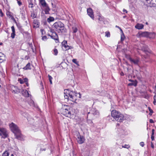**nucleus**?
<instances>
[{"instance_id": "f257e3e1", "label": "nucleus", "mask_w": 156, "mask_h": 156, "mask_svg": "<svg viewBox=\"0 0 156 156\" xmlns=\"http://www.w3.org/2000/svg\"><path fill=\"white\" fill-rule=\"evenodd\" d=\"M64 91V96L65 99L75 102L77 98H81V95L80 93H77L75 92L69 91V89L65 90Z\"/></svg>"}, {"instance_id": "f03ea898", "label": "nucleus", "mask_w": 156, "mask_h": 156, "mask_svg": "<svg viewBox=\"0 0 156 156\" xmlns=\"http://www.w3.org/2000/svg\"><path fill=\"white\" fill-rule=\"evenodd\" d=\"M53 30L58 33L62 34L66 32V29L64 24L59 21L55 22L53 25Z\"/></svg>"}, {"instance_id": "7ed1b4c3", "label": "nucleus", "mask_w": 156, "mask_h": 156, "mask_svg": "<svg viewBox=\"0 0 156 156\" xmlns=\"http://www.w3.org/2000/svg\"><path fill=\"white\" fill-rule=\"evenodd\" d=\"M111 115L112 117L118 122H121L124 120L123 115L116 110H113L112 111Z\"/></svg>"}, {"instance_id": "20e7f679", "label": "nucleus", "mask_w": 156, "mask_h": 156, "mask_svg": "<svg viewBox=\"0 0 156 156\" xmlns=\"http://www.w3.org/2000/svg\"><path fill=\"white\" fill-rule=\"evenodd\" d=\"M9 126L12 131L14 133L20 131L17 125L13 122H12L10 124Z\"/></svg>"}, {"instance_id": "39448f33", "label": "nucleus", "mask_w": 156, "mask_h": 156, "mask_svg": "<svg viewBox=\"0 0 156 156\" xmlns=\"http://www.w3.org/2000/svg\"><path fill=\"white\" fill-rule=\"evenodd\" d=\"M0 136H2V138L4 139L8 137V132L5 128H1L0 130Z\"/></svg>"}, {"instance_id": "423d86ee", "label": "nucleus", "mask_w": 156, "mask_h": 156, "mask_svg": "<svg viewBox=\"0 0 156 156\" xmlns=\"http://www.w3.org/2000/svg\"><path fill=\"white\" fill-rule=\"evenodd\" d=\"M62 114L67 117L70 118L72 117L70 109L66 108L63 109L62 112Z\"/></svg>"}, {"instance_id": "0eeeda50", "label": "nucleus", "mask_w": 156, "mask_h": 156, "mask_svg": "<svg viewBox=\"0 0 156 156\" xmlns=\"http://www.w3.org/2000/svg\"><path fill=\"white\" fill-rule=\"evenodd\" d=\"M99 113L98 111L94 108H92L90 112H87V117L91 115L94 116H98L99 115Z\"/></svg>"}, {"instance_id": "6e6552de", "label": "nucleus", "mask_w": 156, "mask_h": 156, "mask_svg": "<svg viewBox=\"0 0 156 156\" xmlns=\"http://www.w3.org/2000/svg\"><path fill=\"white\" fill-rule=\"evenodd\" d=\"M51 30V32L52 33V34L50 35L51 37L54 39L56 43H58L59 42L58 36L57 34L55 32H53Z\"/></svg>"}, {"instance_id": "1a4fd4ad", "label": "nucleus", "mask_w": 156, "mask_h": 156, "mask_svg": "<svg viewBox=\"0 0 156 156\" xmlns=\"http://www.w3.org/2000/svg\"><path fill=\"white\" fill-rule=\"evenodd\" d=\"M10 89L12 91V93L17 94L20 92V90L17 87L13 85H10Z\"/></svg>"}, {"instance_id": "9d476101", "label": "nucleus", "mask_w": 156, "mask_h": 156, "mask_svg": "<svg viewBox=\"0 0 156 156\" xmlns=\"http://www.w3.org/2000/svg\"><path fill=\"white\" fill-rule=\"evenodd\" d=\"M148 5L151 7L156 6V0H145Z\"/></svg>"}, {"instance_id": "9b49d317", "label": "nucleus", "mask_w": 156, "mask_h": 156, "mask_svg": "<svg viewBox=\"0 0 156 156\" xmlns=\"http://www.w3.org/2000/svg\"><path fill=\"white\" fill-rule=\"evenodd\" d=\"M77 141L79 144H83L84 140V138L83 136H81L80 134L78 133L77 135Z\"/></svg>"}, {"instance_id": "f8f14e48", "label": "nucleus", "mask_w": 156, "mask_h": 156, "mask_svg": "<svg viewBox=\"0 0 156 156\" xmlns=\"http://www.w3.org/2000/svg\"><path fill=\"white\" fill-rule=\"evenodd\" d=\"M18 132H17L16 133H14L16 138L19 140H22L23 139V138L22 137V134L21 133V131L20 130Z\"/></svg>"}, {"instance_id": "ddd939ff", "label": "nucleus", "mask_w": 156, "mask_h": 156, "mask_svg": "<svg viewBox=\"0 0 156 156\" xmlns=\"http://www.w3.org/2000/svg\"><path fill=\"white\" fill-rule=\"evenodd\" d=\"M87 13L88 16H89L92 19H94V15L92 9L90 8L87 9Z\"/></svg>"}, {"instance_id": "4468645a", "label": "nucleus", "mask_w": 156, "mask_h": 156, "mask_svg": "<svg viewBox=\"0 0 156 156\" xmlns=\"http://www.w3.org/2000/svg\"><path fill=\"white\" fill-rule=\"evenodd\" d=\"M41 9H43V11L45 12V14H50L49 11L50 10V9L48 5L44 7H42Z\"/></svg>"}, {"instance_id": "2eb2a0df", "label": "nucleus", "mask_w": 156, "mask_h": 156, "mask_svg": "<svg viewBox=\"0 0 156 156\" xmlns=\"http://www.w3.org/2000/svg\"><path fill=\"white\" fill-rule=\"evenodd\" d=\"M130 61L135 65H138L139 62V60L138 58L133 59L131 58H129Z\"/></svg>"}, {"instance_id": "dca6fc26", "label": "nucleus", "mask_w": 156, "mask_h": 156, "mask_svg": "<svg viewBox=\"0 0 156 156\" xmlns=\"http://www.w3.org/2000/svg\"><path fill=\"white\" fill-rule=\"evenodd\" d=\"M22 94L26 97H28L29 96V94L28 91L24 89H23L21 91Z\"/></svg>"}, {"instance_id": "f3484780", "label": "nucleus", "mask_w": 156, "mask_h": 156, "mask_svg": "<svg viewBox=\"0 0 156 156\" xmlns=\"http://www.w3.org/2000/svg\"><path fill=\"white\" fill-rule=\"evenodd\" d=\"M39 4H41V8L47 5L48 4L46 2L45 0H39Z\"/></svg>"}, {"instance_id": "a211bd4d", "label": "nucleus", "mask_w": 156, "mask_h": 156, "mask_svg": "<svg viewBox=\"0 0 156 156\" xmlns=\"http://www.w3.org/2000/svg\"><path fill=\"white\" fill-rule=\"evenodd\" d=\"M139 33V35L140 37H144L148 38V32L145 31L141 32Z\"/></svg>"}, {"instance_id": "6ab92c4d", "label": "nucleus", "mask_w": 156, "mask_h": 156, "mask_svg": "<svg viewBox=\"0 0 156 156\" xmlns=\"http://www.w3.org/2000/svg\"><path fill=\"white\" fill-rule=\"evenodd\" d=\"M67 42L66 41H64L62 43L63 46L65 48L66 50H69L71 48V46H69L67 45Z\"/></svg>"}, {"instance_id": "aec40b11", "label": "nucleus", "mask_w": 156, "mask_h": 156, "mask_svg": "<svg viewBox=\"0 0 156 156\" xmlns=\"http://www.w3.org/2000/svg\"><path fill=\"white\" fill-rule=\"evenodd\" d=\"M11 28L12 32L11 34V37L13 39L14 38L15 36L16 35L15 27L14 26H12L11 27Z\"/></svg>"}, {"instance_id": "412c9836", "label": "nucleus", "mask_w": 156, "mask_h": 156, "mask_svg": "<svg viewBox=\"0 0 156 156\" xmlns=\"http://www.w3.org/2000/svg\"><path fill=\"white\" fill-rule=\"evenodd\" d=\"M144 26L143 24L138 23L135 25V27L138 30H140L143 28Z\"/></svg>"}, {"instance_id": "4be33fe9", "label": "nucleus", "mask_w": 156, "mask_h": 156, "mask_svg": "<svg viewBox=\"0 0 156 156\" xmlns=\"http://www.w3.org/2000/svg\"><path fill=\"white\" fill-rule=\"evenodd\" d=\"M155 34L154 32H149L148 38H154L155 37Z\"/></svg>"}, {"instance_id": "5701e85b", "label": "nucleus", "mask_w": 156, "mask_h": 156, "mask_svg": "<svg viewBox=\"0 0 156 156\" xmlns=\"http://www.w3.org/2000/svg\"><path fill=\"white\" fill-rule=\"evenodd\" d=\"M23 69L25 70L30 69H31V67L30 63V62L28 63L26 66L23 68Z\"/></svg>"}, {"instance_id": "b1692460", "label": "nucleus", "mask_w": 156, "mask_h": 156, "mask_svg": "<svg viewBox=\"0 0 156 156\" xmlns=\"http://www.w3.org/2000/svg\"><path fill=\"white\" fill-rule=\"evenodd\" d=\"M33 23L34 24L36 25V26L34 25V27H39V23L38 22L37 20H34L33 21Z\"/></svg>"}, {"instance_id": "393cba45", "label": "nucleus", "mask_w": 156, "mask_h": 156, "mask_svg": "<svg viewBox=\"0 0 156 156\" xmlns=\"http://www.w3.org/2000/svg\"><path fill=\"white\" fill-rule=\"evenodd\" d=\"M137 84V82L136 80H135V81L131 83H129L128 84V86H136Z\"/></svg>"}, {"instance_id": "a878e982", "label": "nucleus", "mask_w": 156, "mask_h": 156, "mask_svg": "<svg viewBox=\"0 0 156 156\" xmlns=\"http://www.w3.org/2000/svg\"><path fill=\"white\" fill-rule=\"evenodd\" d=\"M54 18L53 17L49 16L47 19V21L48 23H50L51 22L54 21Z\"/></svg>"}, {"instance_id": "bb28decb", "label": "nucleus", "mask_w": 156, "mask_h": 156, "mask_svg": "<svg viewBox=\"0 0 156 156\" xmlns=\"http://www.w3.org/2000/svg\"><path fill=\"white\" fill-rule=\"evenodd\" d=\"M72 30L73 33H76L78 31V29L76 27H73Z\"/></svg>"}, {"instance_id": "cd10ccee", "label": "nucleus", "mask_w": 156, "mask_h": 156, "mask_svg": "<svg viewBox=\"0 0 156 156\" xmlns=\"http://www.w3.org/2000/svg\"><path fill=\"white\" fill-rule=\"evenodd\" d=\"M28 7L31 8H32L34 7V4L31 1L29 2Z\"/></svg>"}, {"instance_id": "c85d7f7f", "label": "nucleus", "mask_w": 156, "mask_h": 156, "mask_svg": "<svg viewBox=\"0 0 156 156\" xmlns=\"http://www.w3.org/2000/svg\"><path fill=\"white\" fill-rule=\"evenodd\" d=\"M98 20L99 21V23H101L103 21V18L102 17L99 16V18H98Z\"/></svg>"}, {"instance_id": "c756f323", "label": "nucleus", "mask_w": 156, "mask_h": 156, "mask_svg": "<svg viewBox=\"0 0 156 156\" xmlns=\"http://www.w3.org/2000/svg\"><path fill=\"white\" fill-rule=\"evenodd\" d=\"M9 153L7 151H5L2 154V156H9Z\"/></svg>"}, {"instance_id": "7c9ffc66", "label": "nucleus", "mask_w": 156, "mask_h": 156, "mask_svg": "<svg viewBox=\"0 0 156 156\" xmlns=\"http://www.w3.org/2000/svg\"><path fill=\"white\" fill-rule=\"evenodd\" d=\"M48 77L49 80L50 81V83L51 84H52V78L49 75H48Z\"/></svg>"}, {"instance_id": "2f4dec72", "label": "nucleus", "mask_w": 156, "mask_h": 156, "mask_svg": "<svg viewBox=\"0 0 156 156\" xmlns=\"http://www.w3.org/2000/svg\"><path fill=\"white\" fill-rule=\"evenodd\" d=\"M105 36L107 37H110V33L109 31H106L105 32Z\"/></svg>"}, {"instance_id": "473e14b6", "label": "nucleus", "mask_w": 156, "mask_h": 156, "mask_svg": "<svg viewBox=\"0 0 156 156\" xmlns=\"http://www.w3.org/2000/svg\"><path fill=\"white\" fill-rule=\"evenodd\" d=\"M154 101H153V104L155 105H156V95L154 96L153 97Z\"/></svg>"}, {"instance_id": "72a5a7b5", "label": "nucleus", "mask_w": 156, "mask_h": 156, "mask_svg": "<svg viewBox=\"0 0 156 156\" xmlns=\"http://www.w3.org/2000/svg\"><path fill=\"white\" fill-rule=\"evenodd\" d=\"M130 147V146L129 145L125 144L124 146H122V148H124L128 149Z\"/></svg>"}, {"instance_id": "f704fd0d", "label": "nucleus", "mask_w": 156, "mask_h": 156, "mask_svg": "<svg viewBox=\"0 0 156 156\" xmlns=\"http://www.w3.org/2000/svg\"><path fill=\"white\" fill-rule=\"evenodd\" d=\"M125 38V37L124 36V34L123 33V34L121 35V41H122L124 40V39Z\"/></svg>"}, {"instance_id": "c9c22d12", "label": "nucleus", "mask_w": 156, "mask_h": 156, "mask_svg": "<svg viewBox=\"0 0 156 156\" xmlns=\"http://www.w3.org/2000/svg\"><path fill=\"white\" fill-rule=\"evenodd\" d=\"M54 55H57L58 53V51L57 49H54Z\"/></svg>"}, {"instance_id": "e433bc0d", "label": "nucleus", "mask_w": 156, "mask_h": 156, "mask_svg": "<svg viewBox=\"0 0 156 156\" xmlns=\"http://www.w3.org/2000/svg\"><path fill=\"white\" fill-rule=\"evenodd\" d=\"M111 118L110 116H108L107 118V120L109 121H113V119H112V118Z\"/></svg>"}, {"instance_id": "4c0bfd02", "label": "nucleus", "mask_w": 156, "mask_h": 156, "mask_svg": "<svg viewBox=\"0 0 156 156\" xmlns=\"http://www.w3.org/2000/svg\"><path fill=\"white\" fill-rule=\"evenodd\" d=\"M100 95L101 96H105V91H102L100 93Z\"/></svg>"}, {"instance_id": "58836bf2", "label": "nucleus", "mask_w": 156, "mask_h": 156, "mask_svg": "<svg viewBox=\"0 0 156 156\" xmlns=\"http://www.w3.org/2000/svg\"><path fill=\"white\" fill-rule=\"evenodd\" d=\"M149 109L150 112L149 113V115H151L152 113H153V111L150 108H149Z\"/></svg>"}, {"instance_id": "ea45409f", "label": "nucleus", "mask_w": 156, "mask_h": 156, "mask_svg": "<svg viewBox=\"0 0 156 156\" xmlns=\"http://www.w3.org/2000/svg\"><path fill=\"white\" fill-rule=\"evenodd\" d=\"M42 39L43 40H45L47 39V37L46 36H44L42 37Z\"/></svg>"}, {"instance_id": "a19ab883", "label": "nucleus", "mask_w": 156, "mask_h": 156, "mask_svg": "<svg viewBox=\"0 0 156 156\" xmlns=\"http://www.w3.org/2000/svg\"><path fill=\"white\" fill-rule=\"evenodd\" d=\"M40 85L41 87V89L43 90L44 89V87L43 86V84L42 82H41L40 83Z\"/></svg>"}, {"instance_id": "79ce46f5", "label": "nucleus", "mask_w": 156, "mask_h": 156, "mask_svg": "<svg viewBox=\"0 0 156 156\" xmlns=\"http://www.w3.org/2000/svg\"><path fill=\"white\" fill-rule=\"evenodd\" d=\"M140 144L141 146L142 147H144V143L143 142H140Z\"/></svg>"}, {"instance_id": "37998d69", "label": "nucleus", "mask_w": 156, "mask_h": 156, "mask_svg": "<svg viewBox=\"0 0 156 156\" xmlns=\"http://www.w3.org/2000/svg\"><path fill=\"white\" fill-rule=\"evenodd\" d=\"M87 122L89 124H91L92 123V121L90 119H87Z\"/></svg>"}, {"instance_id": "c03bdc74", "label": "nucleus", "mask_w": 156, "mask_h": 156, "mask_svg": "<svg viewBox=\"0 0 156 156\" xmlns=\"http://www.w3.org/2000/svg\"><path fill=\"white\" fill-rule=\"evenodd\" d=\"M72 61L73 63L76 64H77V62L76 61V59H73L72 60Z\"/></svg>"}, {"instance_id": "a18cd8bd", "label": "nucleus", "mask_w": 156, "mask_h": 156, "mask_svg": "<svg viewBox=\"0 0 156 156\" xmlns=\"http://www.w3.org/2000/svg\"><path fill=\"white\" fill-rule=\"evenodd\" d=\"M0 14L1 16H3V13L2 12V10L0 9Z\"/></svg>"}, {"instance_id": "49530a36", "label": "nucleus", "mask_w": 156, "mask_h": 156, "mask_svg": "<svg viewBox=\"0 0 156 156\" xmlns=\"http://www.w3.org/2000/svg\"><path fill=\"white\" fill-rule=\"evenodd\" d=\"M151 147L153 149L154 148V145L152 142H151Z\"/></svg>"}, {"instance_id": "de8ad7c7", "label": "nucleus", "mask_w": 156, "mask_h": 156, "mask_svg": "<svg viewBox=\"0 0 156 156\" xmlns=\"http://www.w3.org/2000/svg\"><path fill=\"white\" fill-rule=\"evenodd\" d=\"M17 0L18 1L17 3H18V4L20 6L22 4L21 2L20 1H18V0Z\"/></svg>"}, {"instance_id": "09e8293b", "label": "nucleus", "mask_w": 156, "mask_h": 156, "mask_svg": "<svg viewBox=\"0 0 156 156\" xmlns=\"http://www.w3.org/2000/svg\"><path fill=\"white\" fill-rule=\"evenodd\" d=\"M115 27H116L118 28L123 33L122 30L119 26H116Z\"/></svg>"}, {"instance_id": "8fccbe9b", "label": "nucleus", "mask_w": 156, "mask_h": 156, "mask_svg": "<svg viewBox=\"0 0 156 156\" xmlns=\"http://www.w3.org/2000/svg\"><path fill=\"white\" fill-rule=\"evenodd\" d=\"M149 122L151 123H153L154 122V121L152 119H150Z\"/></svg>"}, {"instance_id": "3c124183", "label": "nucleus", "mask_w": 156, "mask_h": 156, "mask_svg": "<svg viewBox=\"0 0 156 156\" xmlns=\"http://www.w3.org/2000/svg\"><path fill=\"white\" fill-rule=\"evenodd\" d=\"M123 12H125L126 13H127L128 12L127 11L126 9H123Z\"/></svg>"}, {"instance_id": "603ef678", "label": "nucleus", "mask_w": 156, "mask_h": 156, "mask_svg": "<svg viewBox=\"0 0 156 156\" xmlns=\"http://www.w3.org/2000/svg\"><path fill=\"white\" fill-rule=\"evenodd\" d=\"M151 139L152 141H153L154 140V136H151Z\"/></svg>"}, {"instance_id": "864d4df0", "label": "nucleus", "mask_w": 156, "mask_h": 156, "mask_svg": "<svg viewBox=\"0 0 156 156\" xmlns=\"http://www.w3.org/2000/svg\"><path fill=\"white\" fill-rule=\"evenodd\" d=\"M41 32L42 34L43 35V32H44V31L43 30L41 29Z\"/></svg>"}, {"instance_id": "5fc2aeb1", "label": "nucleus", "mask_w": 156, "mask_h": 156, "mask_svg": "<svg viewBox=\"0 0 156 156\" xmlns=\"http://www.w3.org/2000/svg\"><path fill=\"white\" fill-rule=\"evenodd\" d=\"M144 51H145V52H149V51L148 50V49H147H147H146L145 50H144Z\"/></svg>"}, {"instance_id": "6e6d98bb", "label": "nucleus", "mask_w": 156, "mask_h": 156, "mask_svg": "<svg viewBox=\"0 0 156 156\" xmlns=\"http://www.w3.org/2000/svg\"><path fill=\"white\" fill-rule=\"evenodd\" d=\"M40 150H41V151H45V149H42L41 148Z\"/></svg>"}, {"instance_id": "4d7b16f0", "label": "nucleus", "mask_w": 156, "mask_h": 156, "mask_svg": "<svg viewBox=\"0 0 156 156\" xmlns=\"http://www.w3.org/2000/svg\"><path fill=\"white\" fill-rule=\"evenodd\" d=\"M27 80H28L27 78H26L24 79V81L25 82H27Z\"/></svg>"}, {"instance_id": "13d9d810", "label": "nucleus", "mask_w": 156, "mask_h": 156, "mask_svg": "<svg viewBox=\"0 0 156 156\" xmlns=\"http://www.w3.org/2000/svg\"><path fill=\"white\" fill-rule=\"evenodd\" d=\"M129 81H130V82H132L134 81L133 80H131V79H130V80H129Z\"/></svg>"}, {"instance_id": "bf43d9fd", "label": "nucleus", "mask_w": 156, "mask_h": 156, "mask_svg": "<svg viewBox=\"0 0 156 156\" xmlns=\"http://www.w3.org/2000/svg\"><path fill=\"white\" fill-rule=\"evenodd\" d=\"M124 73L123 72H122L121 73V76H124Z\"/></svg>"}, {"instance_id": "052dcab7", "label": "nucleus", "mask_w": 156, "mask_h": 156, "mask_svg": "<svg viewBox=\"0 0 156 156\" xmlns=\"http://www.w3.org/2000/svg\"><path fill=\"white\" fill-rule=\"evenodd\" d=\"M36 18V16H35V14H34L33 16V18Z\"/></svg>"}, {"instance_id": "680f3d73", "label": "nucleus", "mask_w": 156, "mask_h": 156, "mask_svg": "<svg viewBox=\"0 0 156 156\" xmlns=\"http://www.w3.org/2000/svg\"><path fill=\"white\" fill-rule=\"evenodd\" d=\"M20 83H23V80H21V81H20Z\"/></svg>"}, {"instance_id": "e2e57ef3", "label": "nucleus", "mask_w": 156, "mask_h": 156, "mask_svg": "<svg viewBox=\"0 0 156 156\" xmlns=\"http://www.w3.org/2000/svg\"><path fill=\"white\" fill-rule=\"evenodd\" d=\"M154 133L152 132L151 136H154Z\"/></svg>"}, {"instance_id": "0e129e2a", "label": "nucleus", "mask_w": 156, "mask_h": 156, "mask_svg": "<svg viewBox=\"0 0 156 156\" xmlns=\"http://www.w3.org/2000/svg\"><path fill=\"white\" fill-rule=\"evenodd\" d=\"M154 129H153L152 130V132L154 133Z\"/></svg>"}, {"instance_id": "69168bd1", "label": "nucleus", "mask_w": 156, "mask_h": 156, "mask_svg": "<svg viewBox=\"0 0 156 156\" xmlns=\"http://www.w3.org/2000/svg\"><path fill=\"white\" fill-rule=\"evenodd\" d=\"M117 156H120V154L119 153L117 154Z\"/></svg>"}, {"instance_id": "338daca9", "label": "nucleus", "mask_w": 156, "mask_h": 156, "mask_svg": "<svg viewBox=\"0 0 156 156\" xmlns=\"http://www.w3.org/2000/svg\"><path fill=\"white\" fill-rule=\"evenodd\" d=\"M126 17V16H123V18H125Z\"/></svg>"}, {"instance_id": "774afa93", "label": "nucleus", "mask_w": 156, "mask_h": 156, "mask_svg": "<svg viewBox=\"0 0 156 156\" xmlns=\"http://www.w3.org/2000/svg\"><path fill=\"white\" fill-rule=\"evenodd\" d=\"M11 156H14L13 154H12L11 155Z\"/></svg>"}]
</instances>
